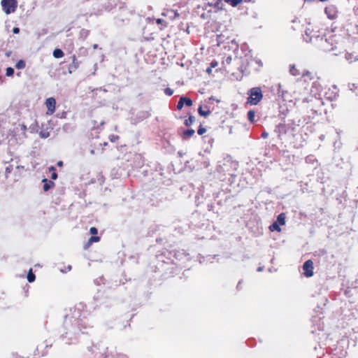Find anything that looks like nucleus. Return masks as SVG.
I'll return each mask as SVG.
<instances>
[{
	"instance_id": "nucleus-1",
	"label": "nucleus",
	"mask_w": 358,
	"mask_h": 358,
	"mask_svg": "<svg viewBox=\"0 0 358 358\" xmlns=\"http://www.w3.org/2000/svg\"><path fill=\"white\" fill-rule=\"evenodd\" d=\"M85 318V313H81L79 307L74 308L72 316L66 317L64 324L67 328V331L65 335H62V338H68V340L72 341L76 338L79 332L84 333L83 327L85 328V322L83 321Z\"/></svg>"
},
{
	"instance_id": "nucleus-2",
	"label": "nucleus",
	"mask_w": 358,
	"mask_h": 358,
	"mask_svg": "<svg viewBox=\"0 0 358 358\" xmlns=\"http://www.w3.org/2000/svg\"><path fill=\"white\" fill-rule=\"evenodd\" d=\"M270 100L273 102L272 107L273 109L278 110L279 116L281 119L288 112V108L286 104L287 99L288 98V92L286 90L281 89L280 84L275 86H272L270 89Z\"/></svg>"
},
{
	"instance_id": "nucleus-3",
	"label": "nucleus",
	"mask_w": 358,
	"mask_h": 358,
	"mask_svg": "<svg viewBox=\"0 0 358 358\" xmlns=\"http://www.w3.org/2000/svg\"><path fill=\"white\" fill-rule=\"evenodd\" d=\"M237 166V163L229 159H224L218 162L216 167V171L220 175V179L223 180L225 178H222V176H233L234 175V171L236 170Z\"/></svg>"
},
{
	"instance_id": "nucleus-4",
	"label": "nucleus",
	"mask_w": 358,
	"mask_h": 358,
	"mask_svg": "<svg viewBox=\"0 0 358 358\" xmlns=\"http://www.w3.org/2000/svg\"><path fill=\"white\" fill-rule=\"evenodd\" d=\"M247 103L251 106L258 104L263 98L262 91L260 87H252L248 92Z\"/></svg>"
},
{
	"instance_id": "nucleus-5",
	"label": "nucleus",
	"mask_w": 358,
	"mask_h": 358,
	"mask_svg": "<svg viewBox=\"0 0 358 358\" xmlns=\"http://www.w3.org/2000/svg\"><path fill=\"white\" fill-rule=\"evenodd\" d=\"M311 33H312V31L310 29H307L305 31V36H303V40L306 42H307V43H312L313 41V38H315L316 41H320V45L322 46V48L325 51H330V50H334V48H331L329 49L327 47L326 45L328 43L327 38H324L323 37H320L318 35L315 36H310Z\"/></svg>"
},
{
	"instance_id": "nucleus-6",
	"label": "nucleus",
	"mask_w": 358,
	"mask_h": 358,
	"mask_svg": "<svg viewBox=\"0 0 358 358\" xmlns=\"http://www.w3.org/2000/svg\"><path fill=\"white\" fill-rule=\"evenodd\" d=\"M3 10L6 14L14 13L17 8V3L16 0H1Z\"/></svg>"
},
{
	"instance_id": "nucleus-7",
	"label": "nucleus",
	"mask_w": 358,
	"mask_h": 358,
	"mask_svg": "<svg viewBox=\"0 0 358 358\" xmlns=\"http://www.w3.org/2000/svg\"><path fill=\"white\" fill-rule=\"evenodd\" d=\"M285 214L282 213L279 214L277 217L276 220L270 225V231H278L280 232L281 231L280 226L285 224Z\"/></svg>"
},
{
	"instance_id": "nucleus-8",
	"label": "nucleus",
	"mask_w": 358,
	"mask_h": 358,
	"mask_svg": "<svg viewBox=\"0 0 358 358\" xmlns=\"http://www.w3.org/2000/svg\"><path fill=\"white\" fill-rule=\"evenodd\" d=\"M303 275L310 278L313 275V262L312 260L308 259L303 264Z\"/></svg>"
},
{
	"instance_id": "nucleus-9",
	"label": "nucleus",
	"mask_w": 358,
	"mask_h": 358,
	"mask_svg": "<svg viewBox=\"0 0 358 358\" xmlns=\"http://www.w3.org/2000/svg\"><path fill=\"white\" fill-rule=\"evenodd\" d=\"M324 13H326L327 17L330 20H334L338 16L337 9L333 5L327 6L324 9Z\"/></svg>"
},
{
	"instance_id": "nucleus-10",
	"label": "nucleus",
	"mask_w": 358,
	"mask_h": 358,
	"mask_svg": "<svg viewBox=\"0 0 358 358\" xmlns=\"http://www.w3.org/2000/svg\"><path fill=\"white\" fill-rule=\"evenodd\" d=\"M45 105L47 107V114L52 115L55 110L56 100L53 97L48 98L45 101Z\"/></svg>"
},
{
	"instance_id": "nucleus-11",
	"label": "nucleus",
	"mask_w": 358,
	"mask_h": 358,
	"mask_svg": "<svg viewBox=\"0 0 358 358\" xmlns=\"http://www.w3.org/2000/svg\"><path fill=\"white\" fill-rule=\"evenodd\" d=\"M191 106L192 105V101L186 96H181L177 104V109L181 110L184 105Z\"/></svg>"
},
{
	"instance_id": "nucleus-12",
	"label": "nucleus",
	"mask_w": 358,
	"mask_h": 358,
	"mask_svg": "<svg viewBox=\"0 0 358 358\" xmlns=\"http://www.w3.org/2000/svg\"><path fill=\"white\" fill-rule=\"evenodd\" d=\"M287 129H289V127H287V125L282 123H279L276 126L274 132L277 134L278 137H280L282 134H285L287 132Z\"/></svg>"
},
{
	"instance_id": "nucleus-13",
	"label": "nucleus",
	"mask_w": 358,
	"mask_h": 358,
	"mask_svg": "<svg viewBox=\"0 0 358 358\" xmlns=\"http://www.w3.org/2000/svg\"><path fill=\"white\" fill-rule=\"evenodd\" d=\"M79 66V62L77 61L76 57L73 55L72 57V63L69 66V73H72L75 71Z\"/></svg>"
},
{
	"instance_id": "nucleus-14",
	"label": "nucleus",
	"mask_w": 358,
	"mask_h": 358,
	"mask_svg": "<svg viewBox=\"0 0 358 358\" xmlns=\"http://www.w3.org/2000/svg\"><path fill=\"white\" fill-rule=\"evenodd\" d=\"M188 254L185 252L184 250H176L174 252V257L176 259L182 260L184 259H188Z\"/></svg>"
},
{
	"instance_id": "nucleus-15",
	"label": "nucleus",
	"mask_w": 358,
	"mask_h": 358,
	"mask_svg": "<svg viewBox=\"0 0 358 358\" xmlns=\"http://www.w3.org/2000/svg\"><path fill=\"white\" fill-rule=\"evenodd\" d=\"M42 182L44 183L43 185V190L45 192H47L48 191L49 189H50L52 187L55 186V183L54 182H52V180H49L46 178H44L42 180Z\"/></svg>"
},
{
	"instance_id": "nucleus-16",
	"label": "nucleus",
	"mask_w": 358,
	"mask_h": 358,
	"mask_svg": "<svg viewBox=\"0 0 358 358\" xmlns=\"http://www.w3.org/2000/svg\"><path fill=\"white\" fill-rule=\"evenodd\" d=\"M162 15L164 16H167L171 20H173L176 17L179 15L178 13L173 10H169L166 13H162Z\"/></svg>"
},
{
	"instance_id": "nucleus-17",
	"label": "nucleus",
	"mask_w": 358,
	"mask_h": 358,
	"mask_svg": "<svg viewBox=\"0 0 358 358\" xmlns=\"http://www.w3.org/2000/svg\"><path fill=\"white\" fill-rule=\"evenodd\" d=\"M204 108L205 110L203 109V106H199L198 108V113L201 116L207 117L210 113V110L208 109L207 106H205Z\"/></svg>"
},
{
	"instance_id": "nucleus-18",
	"label": "nucleus",
	"mask_w": 358,
	"mask_h": 358,
	"mask_svg": "<svg viewBox=\"0 0 358 358\" xmlns=\"http://www.w3.org/2000/svg\"><path fill=\"white\" fill-rule=\"evenodd\" d=\"M38 123L36 121H35L34 122H33L28 128V130L30 131V133L31 134H34V133H37L38 132Z\"/></svg>"
},
{
	"instance_id": "nucleus-19",
	"label": "nucleus",
	"mask_w": 358,
	"mask_h": 358,
	"mask_svg": "<svg viewBox=\"0 0 358 358\" xmlns=\"http://www.w3.org/2000/svg\"><path fill=\"white\" fill-rule=\"evenodd\" d=\"M345 59L350 62L352 63L356 60H357V57L352 53L347 52L345 54Z\"/></svg>"
},
{
	"instance_id": "nucleus-20",
	"label": "nucleus",
	"mask_w": 358,
	"mask_h": 358,
	"mask_svg": "<svg viewBox=\"0 0 358 358\" xmlns=\"http://www.w3.org/2000/svg\"><path fill=\"white\" fill-rule=\"evenodd\" d=\"M53 56L57 58H62L64 56V52L61 49L56 48L53 51Z\"/></svg>"
},
{
	"instance_id": "nucleus-21",
	"label": "nucleus",
	"mask_w": 358,
	"mask_h": 358,
	"mask_svg": "<svg viewBox=\"0 0 358 358\" xmlns=\"http://www.w3.org/2000/svg\"><path fill=\"white\" fill-rule=\"evenodd\" d=\"M224 1L233 7L237 6L243 0H224Z\"/></svg>"
},
{
	"instance_id": "nucleus-22",
	"label": "nucleus",
	"mask_w": 358,
	"mask_h": 358,
	"mask_svg": "<svg viewBox=\"0 0 358 358\" xmlns=\"http://www.w3.org/2000/svg\"><path fill=\"white\" fill-rule=\"evenodd\" d=\"M195 121V117L193 115H190L188 119L185 120V125L187 127H189L192 125Z\"/></svg>"
},
{
	"instance_id": "nucleus-23",
	"label": "nucleus",
	"mask_w": 358,
	"mask_h": 358,
	"mask_svg": "<svg viewBox=\"0 0 358 358\" xmlns=\"http://www.w3.org/2000/svg\"><path fill=\"white\" fill-rule=\"evenodd\" d=\"M195 131L192 129H188L183 131L184 138H189L194 134Z\"/></svg>"
},
{
	"instance_id": "nucleus-24",
	"label": "nucleus",
	"mask_w": 358,
	"mask_h": 358,
	"mask_svg": "<svg viewBox=\"0 0 358 358\" xmlns=\"http://www.w3.org/2000/svg\"><path fill=\"white\" fill-rule=\"evenodd\" d=\"M15 66L17 69H23L26 66V63L24 60L20 59L15 64Z\"/></svg>"
},
{
	"instance_id": "nucleus-25",
	"label": "nucleus",
	"mask_w": 358,
	"mask_h": 358,
	"mask_svg": "<svg viewBox=\"0 0 358 358\" xmlns=\"http://www.w3.org/2000/svg\"><path fill=\"white\" fill-rule=\"evenodd\" d=\"M289 73L292 76H299L300 74L299 71L296 69V66L294 64L290 65L289 66Z\"/></svg>"
},
{
	"instance_id": "nucleus-26",
	"label": "nucleus",
	"mask_w": 358,
	"mask_h": 358,
	"mask_svg": "<svg viewBox=\"0 0 358 358\" xmlns=\"http://www.w3.org/2000/svg\"><path fill=\"white\" fill-rule=\"evenodd\" d=\"M90 31L85 29H82L80 31V37L85 39L89 36Z\"/></svg>"
},
{
	"instance_id": "nucleus-27",
	"label": "nucleus",
	"mask_w": 358,
	"mask_h": 358,
	"mask_svg": "<svg viewBox=\"0 0 358 358\" xmlns=\"http://www.w3.org/2000/svg\"><path fill=\"white\" fill-rule=\"evenodd\" d=\"M27 280L29 282H33L35 279H36V276L32 272V270L30 269L28 274H27Z\"/></svg>"
},
{
	"instance_id": "nucleus-28",
	"label": "nucleus",
	"mask_w": 358,
	"mask_h": 358,
	"mask_svg": "<svg viewBox=\"0 0 358 358\" xmlns=\"http://www.w3.org/2000/svg\"><path fill=\"white\" fill-rule=\"evenodd\" d=\"M49 171L52 172L51 179L56 180L57 178V173H56V169L54 166H50L49 168Z\"/></svg>"
},
{
	"instance_id": "nucleus-29",
	"label": "nucleus",
	"mask_w": 358,
	"mask_h": 358,
	"mask_svg": "<svg viewBox=\"0 0 358 358\" xmlns=\"http://www.w3.org/2000/svg\"><path fill=\"white\" fill-rule=\"evenodd\" d=\"M150 116V113L149 112H147V111H143V112H141L138 115V118L141 119V120H143V119H145V118H148V117Z\"/></svg>"
},
{
	"instance_id": "nucleus-30",
	"label": "nucleus",
	"mask_w": 358,
	"mask_h": 358,
	"mask_svg": "<svg viewBox=\"0 0 358 358\" xmlns=\"http://www.w3.org/2000/svg\"><path fill=\"white\" fill-rule=\"evenodd\" d=\"M255 113L254 110H249L248 113V120L251 122L255 121Z\"/></svg>"
},
{
	"instance_id": "nucleus-31",
	"label": "nucleus",
	"mask_w": 358,
	"mask_h": 358,
	"mask_svg": "<svg viewBox=\"0 0 358 358\" xmlns=\"http://www.w3.org/2000/svg\"><path fill=\"white\" fill-rule=\"evenodd\" d=\"M99 240H100L99 236H92L89 238V240L87 241V245H91L92 243L98 242Z\"/></svg>"
},
{
	"instance_id": "nucleus-32",
	"label": "nucleus",
	"mask_w": 358,
	"mask_h": 358,
	"mask_svg": "<svg viewBox=\"0 0 358 358\" xmlns=\"http://www.w3.org/2000/svg\"><path fill=\"white\" fill-rule=\"evenodd\" d=\"M39 136L41 138H47L50 136V132L47 131H41L39 132Z\"/></svg>"
},
{
	"instance_id": "nucleus-33",
	"label": "nucleus",
	"mask_w": 358,
	"mask_h": 358,
	"mask_svg": "<svg viewBox=\"0 0 358 358\" xmlns=\"http://www.w3.org/2000/svg\"><path fill=\"white\" fill-rule=\"evenodd\" d=\"M156 22L158 24H162L164 27H166L168 25V22L166 20L161 19V18L157 19Z\"/></svg>"
},
{
	"instance_id": "nucleus-34",
	"label": "nucleus",
	"mask_w": 358,
	"mask_h": 358,
	"mask_svg": "<svg viewBox=\"0 0 358 358\" xmlns=\"http://www.w3.org/2000/svg\"><path fill=\"white\" fill-rule=\"evenodd\" d=\"M14 74V69L12 67H8L6 69V75L8 77L13 76Z\"/></svg>"
},
{
	"instance_id": "nucleus-35",
	"label": "nucleus",
	"mask_w": 358,
	"mask_h": 358,
	"mask_svg": "<svg viewBox=\"0 0 358 358\" xmlns=\"http://www.w3.org/2000/svg\"><path fill=\"white\" fill-rule=\"evenodd\" d=\"M206 131V129L204 127H203L201 125H200V127H199V129L197 130V133L199 135H202Z\"/></svg>"
},
{
	"instance_id": "nucleus-36",
	"label": "nucleus",
	"mask_w": 358,
	"mask_h": 358,
	"mask_svg": "<svg viewBox=\"0 0 358 358\" xmlns=\"http://www.w3.org/2000/svg\"><path fill=\"white\" fill-rule=\"evenodd\" d=\"M164 93L167 95V96H171L173 94V90H171V88L169 87H167L164 90Z\"/></svg>"
},
{
	"instance_id": "nucleus-37",
	"label": "nucleus",
	"mask_w": 358,
	"mask_h": 358,
	"mask_svg": "<svg viewBox=\"0 0 358 358\" xmlns=\"http://www.w3.org/2000/svg\"><path fill=\"white\" fill-rule=\"evenodd\" d=\"M109 139L111 142H115L117 140L119 139V136L116 135H110L109 136Z\"/></svg>"
},
{
	"instance_id": "nucleus-38",
	"label": "nucleus",
	"mask_w": 358,
	"mask_h": 358,
	"mask_svg": "<svg viewBox=\"0 0 358 358\" xmlns=\"http://www.w3.org/2000/svg\"><path fill=\"white\" fill-rule=\"evenodd\" d=\"M223 5V2L222 0H218L215 3V7H217L218 9L222 8V6Z\"/></svg>"
},
{
	"instance_id": "nucleus-39",
	"label": "nucleus",
	"mask_w": 358,
	"mask_h": 358,
	"mask_svg": "<svg viewBox=\"0 0 358 358\" xmlns=\"http://www.w3.org/2000/svg\"><path fill=\"white\" fill-rule=\"evenodd\" d=\"M207 208H208V210L209 211H214L215 210V206H214V204L213 203H208Z\"/></svg>"
},
{
	"instance_id": "nucleus-40",
	"label": "nucleus",
	"mask_w": 358,
	"mask_h": 358,
	"mask_svg": "<svg viewBox=\"0 0 358 358\" xmlns=\"http://www.w3.org/2000/svg\"><path fill=\"white\" fill-rule=\"evenodd\" d=\"M90 234L94 235V234H96L98 233V229L96 227H92L90 228Z\"/></svg>"
},
{
	"instance_id": "nucleus-41",
	"label": "nucleus",
	"mask_w": 358,
	"mask_h": 358,
	"mask_svg": "<svg viewBox=\"0 0 358 358\" xmlns=\"http://www.w3.org/2000/svg\"><path fill=\"white\" fill-rule=\"evenodd\" d=\"M20 126L21 127V130L22 131L23 135L25 136V132H26L27 129H28L27 128V126L24 124H22Z\"/></svg>"
},
{
	"instance_id": "nucleus-42",
	"label": "nucleus",
	"mask_w": 358,
	"mask_h": 358,
	"mask_svg": "<svg viewBox=\"0 0 358 358\" xmlns=\"http://www.w3.org/2000/svg\"><path fill=\"white\" fill-rule=\"evenodd\" d=\"M80 54L86 55L87 54V50L85 48H81L79 49Z\"/></svg>"
},
{
	"instance_id": "nucleus-43",
	"label": "nucleus",
	"mask_w": 358,
	"mask_h": 358,
	"mask_svg": "<svg viewBox=\"0 0 358 358\" xmlns=\"http://www.w3.org/2000/svg\"><path fill=\"white\" fill-rule=\"evenodd\" d=\"M20 32V29L18 27H14L13 29V33L15 34H17Z\"/></svg>"
},
{
	"instance_id": "nucleus-44",
	"label": "nucleus",
	"mask_w": 358,
	"mask_h": 358,
	"mask_svg": "<svg viewBox=\"0 0 358 358\" xmlns=\"http://www.w3.org/2000/svg\"><path fill=\"white\" fill-rule=\"evenodd\" d=\"M12 55V51L10 50H8L5 52V55L7 57H10V55Z\"/></svg>"
},
{
	"instance_id": "nucleus-45",
	"label": "nucleus",
	"mask_w": 358,
	"mask_h": 358,
	"mask_svg": "<svg viewBox=\"0 0 358 358\" xmlns=\"http://www.w3.org/2000/svg\"><path fill=\"white\" fill-rule=\"evenodd\" d=\"M231 56L227 57L226 58L225 62H226V63H227V64H229V63L231 62Z\"/></svg>"
},
{
	"instance_id": "nucleus-46",
	"label": "nucleus",
	"mask_w": 358,
	"mask_h": 358,
	"mask_svg": "<svg viewBox=\"0 0 358 358\" xmlns=\"http://www.w3.org/2000/svg\"><path fill=\"white\" fill-rule=\"evenodd\" d=\"M267 136H268V133H267V132H266V131H264V132L262 133V136L263 138H266V137H267Z\"/></svg>"
},
{
	"instance_id": "nucleus-47",
	"label": "nucleus",
	"mask_w": 358,
	"mask_h": 358,
	"mask_svg": "<svg viewBox=\"0 0 358 358\" xmlns=\"http://www.w3.org/2000/svg\"><path fill=\"white\" fill-rule=\"evenodd\" d=\"M264 269V266H259L257 269V272H260V271H262Z\"/></svg>"
},
{
	"instance_id": "nucleus-48",
	"label": "nucleus",
	"mask_w": 358,
	"mask_h": 358,
	"mask_svg": "<svg viewBox=\"0 0 358 358\" xmlns=\"http://www.w3.org/2000/svg\"><path fill=\"white\" fill-rule=\"evenodd\" d=\"M221 194H222L221 192L216 194V196H214L215 197V201H216V199L218 198L219 195ZM222 194H224V193L222 192Z\"/></svg>"
},
{
	"instance_id": "nucleus-49",
	"label": "nucleus",
	"mask_w": 358,
	"mask_h": 358,
	"mask_svg": "<svg viewBox=\"0 0 358 358\" xmlns=\"http://www.w3.org/2000/svg\"><path fill=\"white\" fill-rule=\"evenodd\" d=\"M62 164H63V162H62V161H59V162H57V165H58L59 166H62Z\"/></svg>"
},
{
	"instance_id": "nucleus-50",
	"label": "nucleus",
	"mask_w": 358,
	"mask_h": 358,
	"mask_svg": "<svg viewBox=\"0 0 358 358\" xmlns=\"http://www.w3.org/2000/svg\"><path fill=\"white\" fill-rule=\"evenodd\" d=\"M241 280H240L237 285V289H240V285H241Z\"/></svg>"
},
{
	"instance_id": "nucleus-51",
	"label": "nucleus",
	"mask_w": 358,
	"mask_h": 358,
	"mask_svg": "<svg viewBox=\"0 0 358 358\" xmlns=\"http://www.w3.org/2000/svg\"><path fill=\"white\" fill-rule=\"evenodd\" d=\"M93 48H94V49H96V48H98V45H97V44H94V45H93Z\"/></svg>"
},
{
	"instance_id": "nucleus-52",
	"label": "nucleus",
	"mask_w": 358,
	"mask_h": 358,
	"mask_svg": "<svg viewBox=\"0 0 358 358\" xmlns=\"http://www.w3.org/2000/svg\"><path fill=\"white\" fill-rule=\"evenodd\" d=\"M216 65H217V63H215V64L213 62L211 63V66L213 67L215 66Z\"/></svg>"
},
{
	"instance_id": "nucleus-53",
	"label": "nucleus",
	"mask_w": 358,
	"mask_h": 358,
	"mask_svg": "<svg viewBox=\"0 0 358 358\" xmlns=\"http://www.w3.org/2000/svg\"><path fill=\"white\" fill-rule=\"evenodd\" d=\"M253 62H255V63H257V62L256 60H255V59H251V63H253Z\"/></svg>"
},
{
	"instance_id": "nucleus-54",
	"label": "nucleus",
	"mask_w": 358,
	"mask_h": 358,
	"mask_svg": "<svg viewBox=\"0 0 358 358\" xmlns=\"http://www.w3.org/2000/svg\"><path fill=\"white\" fill-rule=\"evenodd\" d=\"M217 203L218 205H220V204L221 203L220 201H217Z\"/></svg>"
},
{
	"instance_id": "nucleus-55",
	"label": "nucleus",
	"mask_w": 358,
	"mask_h": 358,
	"mask_svg": "<svg viewBox=\"0 0 358 358\" xmlns=\"http://www.w3.org/2000/svg\"><path fill=\"white\" fill-rule=\"evenodd\" d=\"M68 269H69V271H70L71 269V266H69Z\"/></svg>"
},
{
	"instance_id": "nucleus-56",
	"label": "nucleus",
	"mask_w": 358,
	"mask_h": 358,
	"mask_svg": "<svg viewBox=\"0 0 358 358\" xmlns=\"http://www.w3.org/2000/svg\"><path fill=\"white\" fill-rule=\"evenodd\" d=\"M210 71H211V70H210V68H208V69H207V72H210Z\"/></svg>"
},
{
	"instance_id": "nucleus-57",
	"label": "nucleus",
	"mask_w": 358,
	"mask_h": 358,
	"mask_svg": "<svg viewBox=\"0 0 358 358\" xmlns=\"http://www.w3.org/2000/svg\"><path fill=\"white\" fill-rule=\"evenodd\" d=\"M91 153H92V154H94V150H91Z\"/></svg>"
}]
</instances>
